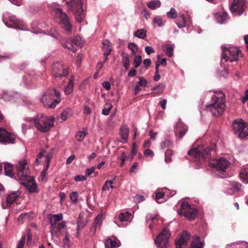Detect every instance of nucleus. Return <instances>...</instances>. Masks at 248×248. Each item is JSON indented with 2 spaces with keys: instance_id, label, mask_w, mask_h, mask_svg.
<instances>
[{
  "instance_id": "13d9d810",
  "label": "nucleus",
  "mask_w": 248,
  "mask_h": 248,
  "mask_svg": "<svg viewBox=\"0 0 248 248\" xmlns=\"http://www.w3.org/2000/svg\"><path fill=\"white\" fill-rule=\"evenodd\" d=\"M165 196V193L163 192H158L156 193V196L155 198V200L158 203H161V202H159V200L162 198H163Z\"/></svg>"
},
{
  "instance_id": "ddd939ff",
  "label": "nucleus",
  "mask_w": 248,
  "mask_h": 248,
  "mask_svg": "<svg viewBox=\"0 0 248 248\" xmlns=\"http://www.w3.org/2000/svg\"><path fill=\"white\" fill-rule=\"evenodd\" d=\"M246 3V0H233L230 9L232 14L241 15L244 12V7Z\"/></svg>"
},
{
  "instance_id": "a878e982",
  "label": "nucleus",
  "mask_w": 248,
  "mask_h": 248,
  "mask_svg": "<svg viewBox=\"0 0 248 248\" xmlns=\"http://www.w3.org/2000/svg\"><path fill=\"white\" fill-rule=\"evenodd\" d=\"M162 50L169 57H171L173 55L174 44H166L162 46Z\"/></svg>"
},
{
  "instance_id": "f3484780",
  "label": "nucleus",
  "mask_w": 248,
  "mask_h": 248,
  "mask_svg": "<svg viewBox=\"0 0 248 248\" xmlns=\"http://www.w3.org/2000/svg\"><path fill=\"white\" fill-rule=\"evenodd\" d=\"M187 131V126L184 124L181 119H179L174 129L175 133H179V138H182Z\"/></svg>"
},
{
  "instance_id": "ea45409f",
  "label": "nucleus",
  "mask_w": 248,
  "mask_h": 248,
  "mask_svg": "<svg viewBox=\"0 0 248 248\" xmlns=\"http://www.w3.org/2000/svg\"><path fill=\"white\" fill-rule=\"evenodd\" d=\"M167 15L169 18L174 19L177 17V13L174 8H171L170 11L167 13Z\"/></svg>"
},
{
  "instance_id": "f8f14e48",
  "label": "nucleus",
  "mask_w": 248,
  "mask_h": 248,
  "mask_svg": "<svg viewBox=\"0 0 248 248\" xmlns=\"http://www.w3.org/2000/svg\"><path fill=\"white\" fill-rule=\"evenodd\" d=\"M17 175L20 180H25L29 175V171L26 160L19 161L16 166Z\"/></svg>"
},
{
  "instance_id": "e433bc0d",
  "label": "nucleus",
  "mask_w": 248,
  "mask_h": 248,
  "mask_svg": "<svg viewBox=\"0 0 248 248\" xmlns=\"http://www.w3.org/2000/svg\"><path fill=\"white\" fill-rule=\"evenodd\" d=\"M114 179L112 180H107L103 185L102 190L103 191L108 190L109 187L111 188H114V187L112 185V184L114 183Z\"/></svg>"
},
{
  "instance_id": "de8ad7c7",
  "label": "nucleus",
  "mask_w": 248,
  "mask_h": 248,
  "mask_svg": "<svg viewBox=\"0 0 248 248\" xmlns=\"http://www.w3.org/2000/svg\"><path fill=\"white\" fill-rule=\"evenodd\" d=\"M48 168H46V166L45 169L42 171L41 173V180L43 182H46L47 181V171Z\"/></svg>"
},
{
  "instance_id": "1a4fd4ad",
  "label": "nucleus",
  "mask_w": 248,
  "mask_h": 248,
  "mask_svg": "<svg viewBox=\"0 0 248 248\" xmlns=\"http://www.w3.org/2000/svg\"><path fill=\"white\" fill-rule=\"evenodd\" d=\"M55 14L57 17L60 19V23L62 28L67 33H70L72 26L67 15L63 13L62 10L60 8L56 9Z\"/></svg>"
},
{
  "instance_id": "412c9836",
  "label": "nucleus",
  "mask_w": 248,
  "mask_h": 248,
  "mask_svg": "<svg viewBox=\"0 0 248 248\" xmlns=\"http://www.w3.org/2000/svg\"><path fill=\"white\" fill-rule=\"evenodd\" d=\"M102 50L103 55H109L112 50V44L108 39H104L102 41Z\"/></svg>"
},
{
  "instance_id": "2eb2a0df",
  "label": "nucleus",
  "mask_w": 248,
  "mask_h": 248,
  "mask_svg": "<svg viewBox=\"0 0 248 248\" xmlns=\"http://www.w3.org/2000/svg\"><path fill=\"white\" fill-rule=\"evenodd\" d=\"M8 19L11 24H9L8 22L5 21V18L3 17V21L4 24L8 27L14 28L22 30L24 27V24L22 21L17 19L16 16L10 15L8 16Z\"/></svg>"
},
{
  "instance_id": "6e6d98bb",
  "label": "nucleus",
  "mask_w": 248,
  "mask_h": 248,
  "mask_svg": "<svg viewBox=\"0 0 248 248\" xmlns=\"http://www.w3.org/2000/svg\"><path fill=\"white\" fill-rule=\"evenodd\" d=\"M139 78V81L138 82V84L141 87L146 86L147 84V81L146 79H145L144 78L142 77H140Z\"/></svg>"
},
{
  "instance_id": "c03bdc74",
  "label": "nucleus",
  "mask_w": 248,
  "mask_h": 248,
  "mask_svg": "<svg viewBox=\"0 0 248 248\" xmlns=\"http://www.w3.org/2000/svg\"><path fill=\"white\" fill-rule=\"evenodd\" d=\"M69 110L66 109L63 111L59 116L58 118L61 119L62 121L67 119L69 114Z\"/></svg>"
},
{
  "instance_id": "dca6fc26",
  "label": "nucleus",
  "mask_w": 248,
  "mask_h": 248,
  "mask_svg": "<svg viewBox=\"0 0 248 248\" xmlns=\"http://www.w3.org/2000/svg\"><path fill=\"white\" fill-rule=\"evenodd\" d=\"M190 237V233L187 231H184L181 234L180 238L175 241L176 248H181L182 246L187 245Z\"/></svg>"
},
{
  "instance_id": "58836bf2",
  "label": "nucleus",
  "mask_w": 248,
  "mask_h": 248,
  "mask_svg": "<svg viewBox=\"0 0 248 248\" xmlns=\"http://www.w3.org/2000/svg\"><path fill=\"white\" fill-rule=\"evenodd\" d=\"M172 150L170 149H167L165 152V162L166 163L170 162L172 160L171 159V155H172Z\"/></svg>"
},
{
  "instance_id": "2f4dec72",
  "label": "nucleus",
  "mask_w": 248,
  "mask_h": 248,
  "mask_svg": "<svg viewBox=\"0 0 248 248\" xmlns=\"http://www.w3.org/2000/svg\"><path fill=\"white\" fill-rule=\"evenodd\" d=\"M147 6L151 10H155L160 7L161 2L159 0H153L147 3Z\"/></svg>"
},
{
  "instance_id": "0e129e2a",
  "label": "nucleus",
  "mask_w": 248,
  "mask_h": 248,
  "mask_svg": "<svg viewBox=\"0 0 248 248\" xmlns=\"http://www.w3.org/2000/svg\"><path fill=\"white\" fill-rule=\"evenodd\" d=\"M56 223L53 222L52 218L50 219V232L52 236L54 235V230L55 226L56 225Z\"/></svg>"
},
{
  "instance_id": "c756f323",
  "label": "nucleus",
  "mask_w": 248,
  "mask_h": 248,
  "mask_svg": "<svg viewBox=\"0 0 248 248\" xmlns=\"http://www.w3.org/2000/svg\"><path fill=\"white\" fill-rule=\"evenodd\" d=\"M74 77L73 76H72L69 79V83L67 87L65 88L64 90V92L66 94H70L72 93L74 88Z\"/></svg>"
},
{
  "instance_id": "f704fd0d",
  "label": "nucleus",
  "mask_w": 248,
  "mask_h": 248,
  "mask_svg": "<svg viewBox=\"0 0 248 248\" xmlns=\"http://www.w3.org/2000/svg\"><path fill=\"white\" fill-rule=\"evenodd\" d=\"M172 142L169 140H165L164 141H162L160 143V146L161 149H170V148L172 147Z\"/></svg>"
},
{
  "instance_id": "680f3d73",
  "label": "nucleus",
  "mask_w": 248,
  "mask_h": 248,
  "mask_svg": "<svg viewBox=\"0 0 248 248\" xmlns=\"http://www.w3.org/2000/svg\"><path fill=\"white\" fill-rule=\"evenodd\" d=\"M144 155L146 156H151L152 157L154 155V153L153 151L148 148L144 151Z\"/></svg>"
},
{
  "instance_id": "09e8293b",
  "label": "nucleus",
  "mask_w": 248,
  "mask_h": 248,
  "mask_svg": "<svg viewBox=\"0 0 248 248\" xmlns=\"http://www.w3.org/2000/svg\"><path fill=\"white\" fill-rule=\"evenodd\" d=\"M128 47L132 51L133 55H135L138 50V46L134 43H130L128 44Z\"/></svg>"
},
{
  "instance_id": "69168bd1",
  "label": "nucleus",
  "mask_w": 248,
  "mask_h": 248,
  "mask_svg": "<svg viewBox=\"0 0 248 248\" xmlns=\"http://www.w3.org/2000/svg\"><path fill=\"white\" fill-rule=\"evenodd\" d=\"M134 201L136 202H142L145 200L144 197L143 196L140 195H137L134 197Z\"/></svg>"
},
{
  "instance_id": "c85d7f7f",
  "label": "nucleus",
  "mask_w": 248,
  "mask_h": 248,
  "mask_svg": "<svg viewBox=\"0 0 248 248\" xmlns=\"http://www.w3.org/2000/svg\"><path fill=\"white\" fill-rule=\"evenodd\" d=\"M239 175L242 181L246 184H248V167L242 170L240 172Z\"/></svg>"
},
{
  "instance_id": "9b49d317",
  "label": "nucleus",
  "mask_w": 248,
  "mask_h": 248,
  "mask_svg": "<svg viewBox=\"0 0 248 248\" xmlns=\"http://www.w3.org/2000/svg\"><path fill=\"white\" fill-rule=\"evenodd\" d=\"M229 162L225 158L221 157L218 159H213L209 162V166L217 170L225 172L229 165Z\"/></svg>"
},
{
  "instance_id": "bb28decb",
  "label": "nucleus",
  "mask_w": 248,
  "mask_h": 248,
  "mask_svg": "<svg viewBox=\"0 0 248 248\" xmlns=\"http://www.w3.org/2000/svg\"><path fill=\"white\" fill-rule=\"evenodd\" d=\"M176 23L179 28L185 27L186 26V19L183 14H181L177 17Z\"/></svg>"
},
{
  "instance_id": "72a5a7b5",
  "label": "nucleus",
  "mask_w": 248,
  "mask_h": 248,
  "mask_svg": "<svg viewBox=\"0 0 248 248\" xmlns=\"http://www.w3.org/2000/svg\"><path fill=\"white\" fill-rule=\"evenodd\" d=\"M131 214L128 212H126L124 213H121L119 216L118 218L120 221H127L130 218Z\"/></svg>"
},
{
  "instance_id": "20e7f679",
  "label": "nucleus",
  "mask_w": 248,
  "mask_h": 248,
  "mask_svg": "<svg viewBox=\"0 0 248 248\" xmlns=\"http://www.w3.org/2000/svg\"><path fill=\"white\" fill-rule=\"evenodd\" d=\"M210 149L208 147L199 146L197 148H193L190 150L187 154L193 157L200 163H202L205 160H209L211 159Z\"/></svg>"
},
{
  "instance_id": "473e14b6",
  "label": "nucleus",
  "mask_w": 248,
  "mask_h": 248,
  "mask_svg": "<svg viewBox=\"0 0 248 248\" xmlns=\"http://www.w3.org/2000/svg\"><path fill=\"white\" fill-rule=\"evenodd\" d=\"M134 36L140 39H144L146 36V31L144 29L138 30L134 33Z\"/></svg>"
},
{
  "instance_id": "49530a36",
  "label": "nucleus",
  "mask_w": 248,
  "mask_h": 248,
  "mask_svg": "<svg viewBox=\"0 0 248 248\" xmlns=\"http://www.w3.org/2000/svg\"><path fill=\"white\" fill-rule=\"evenodd\" d=\"M159 64L158 63V62H156L155 63V76L154 77L155 81H158L160 79V76L159 74Z\"/></svg>"
},
{
  "instance_id": "7ed1b4c3",
  "label": "nucleus",
  "mask_w": 248,
  "mask_h": 248,
  "mask_svg": "<svg viewBox=\"0 0 248 248\" xmlns=\"http://www.w3.org/2000/svg\"><path fill=\"white\" fill-rule=\"evenodd\" d=\"M60 93L56 89L48 90L41 99L44 106L48 108H53L60 101Z\"/></svg>"
},
{
  "instance_id": "39448f33",
  "label": "nucleus",
  "mask_w": 248,
  "mask_h": 248,
  "mask_svg": "<svg viewBox=\"0 0 248 248\" xmlns=\"http://www.w3.org/2000/svg\"><path fill=\"white\" fill-rule=\"evenodd\" d=\"M221 57L226 62H236L238 60L239 57H242V54L241 50L236 47H225L223 49Z\"/></svg>"
},
{
  "instance_id": "4d7b16f0",
  "label": "nucleus",
  "mask_w": 248,
  "mask_h": 248,
  "mask_svg": "<svg viewBox=\"0 0 248 248\" xmlns=\"http://www.w3.org/2000/svg\"><path fill=\"white\" fill-rule=\"evenodd\" d=\"M49 35L56 39H59L60 34L55 29H51L49 32Z\"/></svg>"
},
{
  "instance_id": "f257e3e1",
  "label": "nucleus",
  "mask_w": 248,
  "mask_h": 248,
  "mask_svg": "<svg viewBox=\"0 0 248 248\" xmlns=\"http://www.w3.org/2000/svg\"><path fill=\"white\" fill-rule=\"evenodd\" d=\"M211 104L206 106L205 110L214 116L221 115L225 110V96L221 91L216 92L211 98Z\"/></svg>"
},
{
  "instance_id": "4c0bfd02",
  "label": "nucleus",
  "mask_w": 248,
  "mask_h": 248,
  "mask_svg": "<svg viewBox=\"0 0 248 248\" xmlns=\"http://www.w3.org/2000/svg\"><path fill=\"white\" fill-rule=\"evenodd\" d=\"M88 133L86 131H78L76 134L77 140L78 141H82Z\"/></svg>"
},
{
  "instance_id": "3c124183",
  "label": "nucleus",
  "mask_w": 248,
  "mask_h": 248,
  "mask_svg": "<svg viewBox=\"0 0 248 248\" xmlns=\"http://www.w3.org/2000/svg\"><path fill=\"white\" fill-rule=\"evenodd\" d=\"M154 23L155 24H156L159 27H162L164 25L162 18L158 16L154 18Z\"/></svg>"
},
{
  "instance_id": "774afa93",
  "label": "nucleus",
  "mask_w": 248,
  "mask_h": 248,
  "mask_svg": "<svg viewBox=\"0 0 248 248\" xmlns=\"http://www.w3.org/2000/svg\"><path fill=\"white\" fill-rule=\"evenodd\" d=\"M145 51L146 53L148 55H150L151 53H153L155 52V50L152 46H147L145 48Z\"/></svg>"
},
{
  "instance_id": "cd10ccee",
  "label": "nucleus",
  "mask_w": 248,
  "mask_h": 248,
  "mask_svg": "<svg viewBox=\"0 0 248 248\" xmlns=\"http://www.w3.org/2000/svg\"><path fill=\"white\" fill-rule=\"evenodd\" d=\"M5 174L7 176L12 177L13 175V166L9 163H5L4 165Z\"/></svg>"
},
{
  "instance_id": "4be33fe9",
  "label": "nucleus",
  "mask_w": 248,
  "mask_h": 248,
  "mask_svg": "<svg viewBox=\"0 0 248 248\" xmlns=\"http://www.w3.org/2000/svg\"><path fill=\"white\" fill-rule=\"evenodd\" d=\"M105 245L106 248H117L120 245V242L115 238H109L105 242Z\"/></svg>"
},
{
  "instance_id": "603ef678",
  "label": "nucleus",
  "mask_w": 248,
  "mask_h": 248,
  "mask_svg": "<svg viewBox=\"0 0 248 248\" xmlns=\"http://www.w3.org/2000/svg\"><path fill=\"white\" fill-rule=\"evenodd\" d=\"M78 195L77 192H73L70 194V197L72 202L76 203L78 201Z\"/></svg>"
},
{
  "instance_id": "f03ea898",
  "label": "nucleus",
  "mask_w": 248,
  "mask_h": 248,
  "mask_svg": "<svg viewBox=\"0 0 248 248\" xmlns=\"http://www.w3.org/2000/svg\"><path fill=\"white\" fill-rule=\"evenodd\" d=\"M25 120L33 122L34 126L37 130L46 133L54 125L55 118L54 117H49L44 114H40L33 118H27Z\"/></svg>"
},
{
  "instance_id": "5701e85b",
  "label": "nucleus",
  "mask_w": 248,
  "mask_h": 248,
  "mask_svg": "<svg viewBox=\"0 0 248 248\" xmlns=\"http://www.w3.org/2000/svg\"><path fill=\"white\" fill-rule=\"evenodd\" d=\"M102 216L101 214H98L95 217L93 225L90 229V232L92 233L93 234H95L97 227H100L102 223Z\"/></svg>"
},
{
  "instance_id": "bf43d9fd",
  "label": "nucleus",
  "mask_w": 248,
  "mask_h": 248,
  "mask_svg": "<svg viewBox=\"0 0 248 248\" xmlns=\"http://www.w3.org/2000/svg\"><path fill=\"white\" fill-rule=\"evenodd\" d=\"M26 237L25 235L23 236L20 241L18 242L16 248H23L25 243Z\"/></svg>"
},
{
  "instance_id": "a18cd8bd",
  "label": "nucleus",
  "mask_w": 248,
  "mask_h": 248,
  "mask_svg": "<svg viewBox=\"0 0 248 248\" xmlns=\"http://www.w3.org/2000/svg\"><path fill=\"white\" fill-rule=\"evenodd\" d=\"M228 14L224 12L217 16V20L220 23H223L228 18Z\"/></svg>"
},
{
  "instance_id": "4468645a",
  "label": "nucleus",
  "mask_w": 248,
  "mask_h": 248,
  "mask_svg": "<svg viewBox=\"0 0 248 248\" xmlns=\"http://www.w3.org/2000/svg\"><path fill=\"white\" fill-rule=\"evenodd\" d=\"M0 142L4 144L15 143V137L14 135L1 127L0 128Z\"/></svg>"
},
{
  "instance_id": "0eeeda50",
  "label": "nucleus",
  "mask_w": 248,
  "mask_h": 248,
  "mask_svg": "<svg viewBox=\"0 0 248 248\" xmlns=\"http://www.w3.org/2000/svg\"><path fill=\"white\" fill-rule=\"evenodd\" d=\"M178 213L181 216L185 217L189 220L195 219L197 216V210L194 208H192L191 205L186 202L182 203Z\"/></svg>"
},
{
  "instance_id": "e2e57ef3",
  "label": "nucleus",
  "mask_w": 248,
  "mask_h": 248,
  "mask_svg": "<svg viewBox=\"0 0 248 248\" xmlns=\"http://www.w3.org/2000/svg\"><path fill=\"white\" fill-rule=\"evenodd\" d=\"M87 179L86 177L82 175H76L74 177V180L76 182H78L80 181H85Z\"/></svg>"
},
{
  "instance_id": "aec40b11",
  "label": "nucleus",
  "mask_w": 248,
  "mask_h": 248,
  "mask_svg": "<svg viewBox=\"0 0 248 248\" xmlns=\"http://www.w3.org/2000/svg\"><path fill=\"white\" fill-rule=\"evenodd\" d=\"M88 222L89 217L87 216L85 217L84 215L80 213L78 215V217L77 220L78 231L79 229L84 228L87 225Z\"/></svg>"
},
{
  "instance_id": "338daca9",
  "label": "nucleus",
  "mask_w": 248,
  "mask_h": 248,
  "mask_svg": "<svg viewBox=\"0 0 248 248\" xmlns=\"http://www.w3.org/2000/svg\"><path fill=\"white\" fill-rule=\"evenodd\" d=\"M95 167H92L90 168L87 169L85 170L86 176H89L92 174L95 170Z\"/></svg>"
},
{
  "instance_id": "a211bd4d",
  "label": "nucleus",
  "mask_w": 248,
  "mask_h": 248,
  "mask_svg": "<svg viewBox=\"0 0 248 248\" xmlns=\"http://www.w3.org/2000/svg\"><path fill=\"white\" fill-rule=\"evenodd\" d=\"M21 192L19 190L9 192L6 197V202L7 205H11L19 197Z\"/></svg>"
},
{
  "instance_id": "393cba45",
  "label": "nucleus",
  "mask_w": 248,
  "mask_h": 248,
  "mask_svg": "<svg viewBox=\"0 0 248 248\" xmlns=\"http://www.w3.org/2000/svg\"><path fill=\"white\" fill-rule=\"evenodd\" d=\"M30 193H38L37 186L33 179H31L26 183L23 184Z\"/></svg>"
},
{
  "instance_id": "052dcab7",
  "label": "nucleus",
  "mask_w": 248,
  "mask_h": 248,
  "mask_svg": "<svg viewBox=\"0 0 248 248\" xmlns=\"http://www.w3.org/2000/svg\"><path fill=\"white\" fill-rule=\"evenodd\" d=\"M232 188L236 191L240 190L241 187V185L237 182H233L232 184Z\"/></svg>"
},
{
  "instance_id": "423d86ee",
  "label": "nucleus",
  "mask_w": 248,
  "mask_h": 248,
  "mask_svg": "<svg viewBox=\"0 0 248 248\" xmlns=\"http://www.w3.org/2000/svg\"><path fill=\"white\" fill-rule=\"evenodd\" d=\"M232 130L241 139H244L248 135V126L241 119H236L233 122Z\"/></svg>"
},
{
  "instance_id": "8fccbe9b",
  "label": "nucleus",
  "mask_w": 248,
  "mask_h": 248,
  "mask_svg": "<svg viewBox=\"0 0 248 248\" xmlns=\"http://www.w3.org/2000/svg\"><path fill=\"white\" fill-rule=\"evenodd\" d=\"M122 62L123 63V65L124 67L126 70H128L129 67V59L128 56L124 57L122 58Z\"/></svg>"
},
{
  "instance_id": "6ab92c4d",
  "label": "nucleus",
  "mask_w": 248,
  "mask_h": 248,
  "mask_svg": "<svg viewBox=\"0 0 248 248\" xmlns=\"http://www.w3.org/2000/svg\"><path fill=\"white\" fill-rule=\"evenodd\" d=\"M77 45L78 40L75 38L70 40H67L65 43H62V46L63 47L66 48L73 52H75L76 51V46Z\"/></svg>"
},
{
  "instance_id": "5fc2aeb1",
  "label": "nucleus",
  "mask_w": 248,
  "mask_h": 248,
  "mask_svg": "<svg viewBox=\"0 0 248 248\" xmlns=\"http://www.w3.org/2000/svg\"><path fill=\"white\" fill-rule=\"evenodd\" d=\"M63 218L62 214H55L53 216V221L56 223L57 221H61Z\"/></svg>"
},
{
  "instance_id": "b1692460",
  "label": "nucleus",
  "mask_w": 248,
  "mask_h": 248,
  "mask_svg": "<svg viewBox=\"0 0 248 248\" xmlns=\"http://www.w3.org/2000/svg\"><path fill=\"white\" fill-rule=\"evenodd\" d=\"M204 246V242L201 240V238L198 236L194 235L191 242L190 248H203Z\"/></svg>"
},
{
  "instance_id": "6e6552de",
  "label": "nucleus",
  "mask_w": 248,
  "mask_h": 248,
  "mask_svg": "<svg viewBox=\"0 0 248 248\" xmlns=\"http://www.w3.org/2000/svg\"><path fill=\"white\" fill-rule=\"evenodd\" d=\"M52 75L58 79H62L69 74L68 67L62 62H56L53 63L52 67Z\"/></svg>"
},
{
  "instance_id": "79ce46f5",
  "label": "nucleus",
  "mask_w": 248,
  "mask_h": 248,
  "mask_svg": "<svg viewBox=\"0 0 248 248\" xmlns=\"http://www.w3.org/2000/svg\"><path fill=\"white\" fill-rule=\"evenodd\" d=\"M142 62V58L140 55H137L135 56L134 59V63L135 64V68H137L140 66Z\"/></svg>"
},
{
  "instance_id": "a19ab883",
  "label": "nucleus",
  "mask_w": 248,
  "mask_h": 248,
  "mask_svg": "<svg viewBox=\"0 0 248 248\" xmlns=\"http://www.w3.org/2000/svg\"><path fill=\"white\" fill-rule=\"evenodd\" d=\"M112 108V106L111 104H106L104 108L102 110V114L106 116L108 115Z\"/></svg>"
},
{
  "instance_id": "c9c22d12",
  "label": "nucleus",
  "mask_w": 248,
  "mask_h": 248,
  "mask_svg": "<svg viewBox=\"0 0 248 248\" xmlns=\"http://www.w3.org/2000/svg\"><path fill=\"white\" fill-rule=\"evenodd\" d=\"M1 98L5 101H9L13 98V96L11 93L4 91L1 95Z\"/></svg>"
},
{
  "instance_id": "7c9ffc66",
  "label": "nucleus",
  "mask_w": 248,
  "mask_h": 248,
  "mask_svg": "<svg viewBox=\"0 0 248 248\" xmlns=\"http://www.w3.org/2000/svg\"><path fill=\"white\" fill-rule=\"evenodd\" d=\"M121 136L124 141H126L128 136L129 128L127 125H123L120 129Z\"/></svg>"
},
{
  "instance_id": "9d476101",
  "label": "nucleus",
  "mask_w": 248,
  "mask_h": 248,
  "mask_svg": "<svg viewBox=\"0 0 248 248\" xmlns=\"http://www.w3.org/2000/svg\"><path fill=\"white\" fill-rule=\"evenodd\" d=\"M170 235V230L167 227L164 228L155 240L156 247L158 248H167Z\"/></svg>"
},
{
  "instance_id": "864d4df0",
  "label": "nucleus",
  "mask_w": 248,
  "mask_h": 248,
  "mask_svg": "<svg viewBox=\"0 0 248 248\" xmlns=\"http://www.w3.org/2000/svg\"><path fill=\"white\" fill-rule=\"evenodd\" d=\"M239 245H243V246H247L248 243L246 242H235L232 244H228L227 245L228 248H233V246H239Z\"/></svg>"
},
{
  "instance_id": "37998d69",
  "label": "nucleus",
  "mask_w": 248,
  "mask_h": 248,
  "mask_svg": "<svg viewBox=\"0 0 248 248\" xmlns=\"http://www.w3.org/2000/svg\"><path fill=\"white\" fill-rule=\"evenodd\" d=\"M165 87V85L163 84H159L157 86L154 87L152 89V91H157L156 92L157 93H161L163 92L164 88Z\"/></svg>"
}]
</instances>
